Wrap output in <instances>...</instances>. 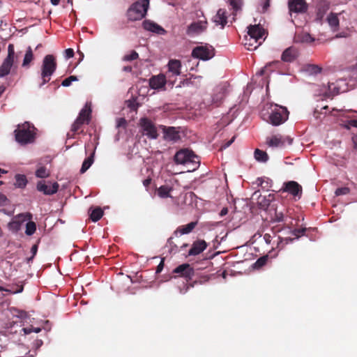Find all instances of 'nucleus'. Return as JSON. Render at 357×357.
<instances>
[{
  "label": "nucleus",
  "mask_w": 357,
  "mask_h": 357,
  "mask_svg": "<svg viewBox=\"0 0 357 357\" xmlns=\"http://www.w3.org/2000/svg\"><path fill=\"white\" fill-rule=\"evenodd\" d=\"M319 112L316 109L314 112V116L315 118H319Z\"/></svg>",
  "instance_id": "nucleus-64"
},
{
  "label": "nucleus",
  "mask_w": 357,
  "mask_h": 357,
  "mask_svg": "<svg viewBox=\"0 0 357 357\" xmlns=\"http://www.w3.org/2000/svg\"><path fill=\"white\" fill-rule=\"evenodd\" d=\"M22 331H24V334H30L33 332V328H23Z\"/></svg>",
  "instance_id": "nucleus-59"
},
{
  "label": "nucleus",
  "mask_w": 357,
  "mask_h": 357,
  "mask_svg": "<svg viewBox=\"0 0 357 357\" xmlns=\"http://www.w3.org/2000/svg\"><path fill=\"white\" fill-rule=\"evenodd\" d=\"M173 273L178 274L179 276L184 278L186 282H188L194 276L195 270L189 264H183L174 268Z\"/></svg>",
  "instance_id": "nucleus-13"
},
{
  "label": "nucleus",
  "mask_w": 357,
  "mask_h": 357,
  "mask_svg": "<svg viewBox=\"0 0 357 357\" xmlns=\"http://www.w3.org/2000/svg\"><path fill=\"white\" fill-rule=\"evenodd\" d=\"M278 237H280V236H277L275 234H273V236H271L270 234H265L264 235V239L267 244H271L273 238H277V243H278L279 241ZM276 248L278 249V245L276 246Z\"/></svg>",
  "instance_id": "nucleus-47"
},
{
  "label": "nucleus",
  "mask_w": 357,
  "mask_h": 357,
  "mask_svg": "<svg viewBox=\"0 0 357 357\" xmlns=\"http://www.w3.org/2000/svg\"><path fill=\"white\" fill-rule=\"evenodd\" d=\"M36 230V225L33 221H29L26 225L25 234L28 236H31Z\"/></svg>",
  "instance_id": "nucleus-39"
},
{
  "label": "nucleus",
  "mask_w": 357,
  "mask_h": 357,
  "mask_svg": "<svg viewBox=\"0 0 357 357\" xmlns=\"http://www.w3.org/2000/svg\"><path fill=\"white\" fill-rule=\"evenodd\" d=\"M36 176L38 178H45L50 176V172L45 167L42 166L36 171Z\"/></svg>",
  "instance_id": "nucleus-38"
},
{
  "label": "nucleus",
  "mask_w": 357,
  "mask_h": 357,
  "mask_svg": "<svg viewBox=\"0 0 357 357\" xmlns=\"http://www.w3.org/2000/svg\"><path fill=\"white\" fill-rule=\"evenodd\" d=\"M78 79L75 75H70V77L63 79L61 82V85L63 86L67 87L71 85L73 82L77 81Z\"/></svg>",
  "instance_id": "nucleus-42"
},
{
  "label": "nucleus",
  "mask_w": 357,
  "mask_h": 357,
  "mask_svg": "<svg viewBox=\"0 0 357 357\" xmlns=\"http://www.w3.org/2000/svg\"><path fill=\"white\" fill-rule=\"evenodd\" d=\"M37 251H38V245H37V244H35V245H33L32 246V248H31V252H32L33 255H32V257H30V258L28 259V261L31 260V259L34 257V256H35V255H36V253H37Z\"/></svg>",
  "instance_id": "nucleus-53"
},
{
  "label": "nucleus",
  "mask_w": 357,
  "mask_h": 357,
  "mask_svg": "<svg viewBox=\"0 0 357 357\" xmlns=\"http://www.w3.org/2000/svg\"><path fill=\"white\" fill-rule=\"evenodd\" d=\"M149 7V0H138L128 9L126 15L129 21H138L143 19Z\"/></svg>",
  "instance_id": "nucleus-3"
},
{
  "label": "nucleus",
  "mask_w": 357,
  "mask_h": 357,
  "mask_svg": "<svg viewBox=\"0 0 357 357\" xmlns=\"http://www.w3.org/2000/svg\"><path fill=\"white\" fill-rule=\"evenodd\" d=\"M17 57V55H15L14 45L9 44L8 47V56L0 66V77H3L10 73L15 59Z\"/></svg>",
  "instance_id": "nucleus-6"
},
{
  "label": "nucleus",
  "mask_w": 357,
  "mask_h": 357,
  "mask_svg": "<svg viewBox=\"0 0 357 357\" xmlns=\"http://www.w3.org/2000/svg\"><path fill=\"white\" fill-rule=\"evenodd\" d=\"M192 55L202 60H208L214 56V50L206 46H199L194 48Z\"/></svg>",
  "instance_id": "nucleus-10"
},
{
  "label": "nucleus",
  "mask_w": 357,
  "mask_h": 357,
  "mask_svg": "<svg viewBox=\"0 0 357 357\" xmlns=\"http://www.w3.org/2000/svg\"><path fill=\"white\" fill-rule=\"evenodd\" d=\"M94 151L91 154L90 156H89L88 158H86L83 163H82V167H81V169H80V173L81 174H83L84 172H86L89 169V167L91 166V165L93 163V161H94Z\"/></svg>",
  "instance_id": "nucleus-31"
},
{
  "label": "nucleus",
  "mask_w": 357,
  "mask_h": 357,
  "mask_svg": "<svg viewBox=\"0 0 357 357\" xmlns=\"http://www.w3.org/2000/svg\"><path fill=\"white\" fill-rule=\"evenodd\" d=\"M289 13L303 14L308 9V4L305 0H288Z\"/></svg>",
  "instance_id": "nucleus-9"
},
{
  "label": "nucleus",
  "mask_w": 357,
  "mask_h": 357,
  "mask_svg": "<svg viewBox=\"0 0 357 357\" xmlns=\"http://www.w3.org/2000/svg\"><path fill=\"white\" fill-rule=\"evenodd\" d=\"M352 141H353V143H354V147L357 149V134L355 135L353 137H352Z\"/></svg>",
  "instance_id": "nucleus-61"
},
{
  "label": "nucleus",
  "mask_w": 357,
  "mask_h": 357,
  "mask_svg": "<svg viewBox=\"0 0 357 357\" xmlns=\"http://www.w3.org/2000/svg\"><path fill=\"white\" fill-rule=\"evenodd\" d=\"M255 158L257 161L261 162H265L268 160V155L266 152L259 149H257L255 151Z\"/></svg>",
  "instance_id": "nucleus-34"
},
{
  "label": "nucleus",
  "mask_w": 357,
  "mask_h": 357,
  "mask_svg": "<svg viewBox=\"0 0 357 357\" xmlns=\"http://www.w3.org/2000/svg\"><path fill=\"white\" fill-rule=\"evenodd\" d=\"M36 128L28 121L19 124L14 131L15 140L20 144L24 145L33 142L36 137Z\"/></svg>",
  "instance_id": "nucleus-1"
},
{
  "label": "nucleus",
  "mask_w": 357,
  "mask_h": 357,
  "mask_svg": "<svg viewBox=\"0 0 357 357\" xmlns=\"http://www.w3.org/2000/svg\"><path fill=\"white\" fill-rule=\"evenodd\" d=\"M248 40H255V42L260 41L265 34V30L259 24L250 25L248 27Z\"/></svg>",
  "instance_id": "nucleus-14"
},
{
  "label": "nucleus",
  "mask_w": 357,
  "mask_h": 357,
  "mask_svg": "<svg viewBox=\"0 0 357 357\" xmlns=\"http://www.w3.org/2000/svg\"><path fill=\"white\" fill-rule=\"evenodd\" d=\"M174 162L176 164L191 165V169H188V172L195 170L200 163L199 157L188 149H181L177 151L174 155Z\"/></svg>",
  "instance_id": "nucleus-4"
},
{
  "label": "nucleus",
  "mask_w": 357,
  "mask_h": 357,
  "mask_svg": "<svg viewBox=\"0 0 357 357\" xmlns=\"http://www.w3.org/2000/svg\"><path fill=\"white\" fill-rule=\"evenodd\" d=\"M307 70L312 74H317L321 73V68L314 64L309 65L307 68Z\"/></svg>",
  "instance_id": "nucleus-44"
},
{
  "label": "nucleus",
  "mask_w": 357,
  "mask_h": 357,
  "mask_svg": "<svg viewBox=\"0 0 357 357\" xmlns=\"http://www.w3.org/2000/svg\"><path fill=\"white\" fill-rule=\"evenodd\" d=\"M252 199H257V204L261 208H266L268 207L273 199V195L269 194L267 197L262 196L259 190L255 191L252 195Z\"/></svg>",
  "instance_id": "nucleus-16"
},
{
  "label": "nucleus",
  "mask_w": 357,
  "mask_h": 357,
  "mask_svg": "<svg viewBox=\"0 0 357 357\" xmlns=\"http://www.w3.org/2000/svg\"><path fill=\"white\" fill-rule=\"evenodd\" d=\"M197 222H191L185 225L179 226L176 230L174 231V234H176L179 233L181 235L188 234L190 233L197 226Z\"/></svg>",
  "instance_id": "nucleus-26"
},
{
  "label": "nucleus",
  "mask_w": 357,
  "mask_h": 357,
  "mask_svg": "<svg viewBox=\"0 0 357 357\" xmlns=\"http://www.w3.org/2000/svg\"><path fill=\"white\" fill-rule=\"evenodd\" d=\"M307 228L303 227L300 229H295L292 231V234L295 236L294 238L287 237L281 238L278 237V248L279 250H282L284 246L290 243H292L295 239H298L299 237L305 234Z\"/></svg>",
  "instance_id": "nucleus-11"
},
{
  "label": "nucleus",
  "mask_w": 357,
  "mask_h": 357,
  "mask_svg": "<svg viewBox=\"0 0 357 357\" xmlns=\"http://www.w3.org/2000/svg\"><path fill=\"white\" fill-rule=\"evenodd\" d=\"M166 84V76L163 74H160L157 76H153L149 79V85L151 88L154 89H159L162 88Z\"/></svg>",
  "instance_id": "nucleus-22"
},
{
  "label": "nucleus",
  "mask_w": 357,
  "mask_h": 357,
  "mask_svg": "<svg viewBox=\"0 0 357 357\" xmlns=\"http://www.w3.org/2000/svg\"><path fill=\"white\" fill-rule=\"evenodd\" d=\"M151 179L150 178H148L143 181V184L145 187H149V185L151 184Z\"/></svg>",
  "instance_id": "nucleus-60"
},
{
  "label": "nucleus",
  "mask_w": 357,
  "mask_h": 357,
  "mask_svg": "<svg viewBox=\"0 0 357 357\" xmlns=\"http://www.w3.org/2000/svg\"><path fill=\"white\" fill-rule=\"evenodd\" d=\"M138 56H139L138 53L136 51L132 50V51H131V52L130 54H126L123 56V60L126 61H131L137 59L138 58Z\"/></svg>",
  "instance_id": "nucleus-43"
},
{
  "label": "nucleus",
  "mask_w": 357,
  "mask_h": 357,
  "mask_svg": "<svg viewBox=\"0 0 357 357\" xmlns=\"http://www.w3.org/2000/svg\"><path fill=\"white\" fill-rule=\"evenodd\" d=\"M163 266H164V262H163V261H161L160 263L157 266L156 273H160L163 268Z\"/></svg>",
  "instance_id": "nucleus-57"
},
{
  "label": "nucleus",
  "mask_w": 357,
  "mask_h": 357,
  "mask_svg": "<svg viewBox=\"0 0 357 357\" xmlns=\"http://www.w3.org/2000/svg\"><path fill=\"white\" fill-rule=\"evenodd\" d=\"M91 104L87 102L79 112L77 118L84 121L86 124H89L91 121Z\"/></svg>",
  "instance_id": "nucleus-24"
},
{
  "label": "nucleus",
  "mask_w": 357,
  "mask_h": 357,
  "mask_svg": "<svg viewBox=\"0 0 357 357\" xmlns=\"http://www.w3.org/2000/svg\"><path fill=\"white\" fill-rule=\"evenodd\" d=\"M103 215V211L100 207L93 209L90 213V218L93 222L98 221Z\"/></svg>",
  "instance_id": "nucleus-33"
},
{
  "label": "nucleus",
  "mask_w": 357,
  "mask_h": 357,
  "mask_svg": "<svg viewBox=\"0 0 357 357\" xmlns=\"http://www.w3.org/2000/svg\"><path fill=\"white\" fill-rule=\"evenodd\" d=\"M327 21L332 28L337 29L339 26V19L337 14L331 13L327 17Z\"/></svg>",
  "instance_id": "nucleus-36"
},
{
  "label": "nucleus",
  "mask_w": 357,
  "mask_h": 357,
  "mask_svg": "<svg viewBox=\"0 0 357 357\" xmlns=\"http://www.w3.org/2000/svg\"><path fill=\"white\" fill-rule=\"evenodd\" d=\"M207 22L199 21L190 24L187 29L188 36L197 35L206 29Z\"/></svg>",
  "instance_id": "nucleus-17"
},
{
  "label": "nucleus",
  "mask_w": 357,
  "mask_h": 357,
  "mask_svg": "<svg viewBox=\"0 0 357 357\" xmlns=\"http://www.w3.org/2000/svg\"><path fill=\"white\" fill-rule=\"evenodd\" d=\"M33 59V54L32 52V49L31 47H29L27 48V50L26 52V54L24 55V58L22 63L23 67H26L29 65V63L32 61Z\"/></svg>",
  "instance_id": "nucleus-37"
},
{
  "label": "nucleus",
  "mask_w": 357,
  "mask_h": 357,
  "mask_svg": "<svg viewBox=\"0 0 357 357\" xmlns=\"http://www.w3.org/2000/svg\"><path fill=\"white\" fill-rule=\"evenodd\" d=\"M172 191V188L167 185H161L160 188L157 189L158 195L161 198L170 197V192Z\"/></svg>",
  "instance_id": "nucleus-30"
},
{
  "label": "nucleus",
  "mask_w": 357,
  "mask_h": 357,
  "mask_svg": "<svg viewBox=\"0 0 357 357\" xmlns=\"http://www.w3.org/2000/svg\"><path fill=\"white\" fill-rule=\"evenodd\" d=\"M56 68L57 63L54 56L52 54L46 55L43 60L41 66L40 82L38 84L39 88H42L50 81L51 77L56 71Z\"/></svg>",
  "instance_id": "nucleus-2"
},
{
  "label": "nucleus",
  "mask_w": 357,
  "mask_h": 357,
  "mask_svg": "<svg viewBox=\"0 0 357 357\" xmlns=\"http://www.w3.org/2000/svg\"><path fill=\"white\" fill-rule=\"evenodd\" d=\"M207 248V243L204 240H198L195 241L192 248L188 252L189 255H197L202 252Z\"/></svg>",
  "instance_id": "nucleus-23"
},
{
  "label": "nucleus",
  "mask_w": 357,
  "mask_h": 357,
  "mask_svg": "<svg viewBox=\"0 0 357 357\" xmlns=\"http://www.w3.org/2000/svg\"><path fill=\"white\" fill-rule=\"evenodd\" d=\"M8 204V199L6 196L0 193V206H6Z\"/></svg>",
  "instance_id": "nucleus-50"
},
{
  "label": "nucleus",
  "mask_w": 357,
  "mask_h": 357,
  "mask_svg": "<svg viewBox=\"0 0 357 357\" xmlns=\"http://www.w3.org/2000/svg\"><path fill=\"white\" fill-rule=\"evenodd\" d=\"M7 291V292H10L12 294L21 293L23 291V286L22 285L17 286V289H15L13 288L8 289H6L4 287H0V291Z\"/></svg>",
  "instance_id": "nucleus-45"
},
{
  "label": "nucleus",
  "mask_w": 357,
  "mask_h": 357,
  "mask_svg": "<svg viewBox=\"0 0 357 357\" xmlns=\"http://www.w3.org/2000/svg\"><path fill=\"white\" fill-rule=\"evenodd\" d=\"M126 124V121L123 118H121L118 121L117 127L124 126Z\"/></svg>",
  "instance_id": "nucleus-55"
},
{
  "label": "nucleus",
  "mask_w": 357,
  "mask_h": 357,
  "mask_svg": "<svg viewBox=\"0 0 357 357\" xmlns=\"http://www.w3.org/2000/svg\"><path fill=\"white\" fill-rule=\"evenodd\" d=\"M86 124V123L81 119L77 118L75 122L73 123L70 132L68 133V137H74V135L79 131L82 128V126Z\"/></svg>",
  "instance_id": "nucleus-27"
},
{
  "label": "nucleus",
  "mask_w": 357,
  "mask_h": 357,
  "mask_svg": "<svg viewBox=\"0 0 357 357\" xmlns=\"http://www.w3.org/2000/svg\"><path fill=\"white\" fill-rule=\"evenodd\" d=\"M74 56V50L71 48L66 49L65 50V56L66 59H70L73 57Z\"/></svg>",
  "instance_id": "nucleus-51"
},
{
  "label": "nucleus",
  "mask_w": 357,
  "mask_h": 357,
  "mask_svg": "<svg viewBox=\"0 0 357 357\" xmlns=\"http://www.w3.org/2000/svg\"><path fill=\"white\" fill-rule=\"evenodd\" d=\"M280 63L279 61H274L267 63L264 68H262L258 73H257V75H268L270 73L273 72L274 70L272 69L273 66H276Z\"/></svg>",
  "instance_id": "nucleus-29"
},
{
  "label": "nucleus",
  "mask_w": 357,
  "mask_h": 357,
  "mask_svg": "<svg viewBox=\"0 0 357 357\" xmlns=\"http://www.w3.org/2000/svg\"><path fill=\"white\" fill-rule=\"evenodd\" d=\"M349 192H350V190L349 188L343 187V188H337L335 192V194L336 196H340V195H347L349 193Z\"/></svg>",
  "instance_id": "nucleus-46"
},
{
  "label": "nucleus",
  "mask_w": 357,
  "mask_h": 357,
  "mask_svg": "<svg viewBox=\"0 0 357 357\" xmlns=\"http://www.w3.org/2000/svg\"><path fill=\"white\" fill-rule=\"evenodd\" d=\"M284 220V215L282 211L275 210L274 215L271 217L272 222H281Z\"/></svg>",
  "instance_id": "nucleus-40"
},
{
  "label": "nucleus",
  "mask_w": 357,
  "mask_h": 357,
  "mask_svg": "<svg viewBox=\"0 0 357 357\" xmlns=\"http://www.w3.org/2000/svg\"><path fill=\"white\" fill-rule=\"evenodd\" d=\"M342 126L347 129H350L351 127L357 128V120H356V119L349 120L344 124H342Z\"/></svg>",
  "instance_id": "nucleus-49"
},
{
  "label": "nucleus",
  "mask_w": 357,
  "mask_h": 357,
  "mask_svg": "<svg viewBox=\"0 0 357 357\" xmlns=\"http://www.w3.org/2000/svg\"><path fill=\"white\" fill-rule=\"evenodd\" d=\"M132 67L130 66H124L123 68V70L125 71V72H131L132 71Z\"/></svg>",
  "instance_id": "nucleus-62"
},
{
  "label": "nucleus",
  "mask_w": 357,
  "mask_h": 357,
  "mask_svg": "<svg viewBox=\"0 0 357 357\" xmlns=\"http://www.w3.org/2000/svg\"><path fill=\"white\" fill-rule=\"evenodd\" d=\"M215 25H220L223 29L227 23V12L225 8H220L213 18Z\"/></svg>",
  "instance_id": "nucleus-20"
},
{
  "label": "nucleus",
  "mask_w": 357,
  "mask_h": 357,
  "mask_svg": "<svg viewBox=\"0 0 357 357\" xmlns=\"http://www.w3.org/2000/svg\"><path fill=\"white\" fill-rule=\"evenodd\" d=\"M15 186L17 188H24L27 183V179L25 175L16 174L15 175Z\"/></svg>",
  "instance_id": "nucleus-35"
},
{
  "label": "nucleus",
  "mask_w": 357,
  "mask_h": 357,
  "mask_svg": "<svg viewBox=\"0 0 357 357\" xmlns=\"http://www.w3.org/2000/svg\"><path fill=\"white\" fill-rule=\"evenodd\" d=\"M268 261V256H263L257 259V260L254 264V267L256 268H259L264 266Z\"/></svg>",
  "instance_id": "nucleus-41"
},
{
  "label": "nucleus",
  "mask_w": 357,
  "mask_h": 357,
  "mask_svg": "<svg viewBox=\"0 0 357 357\" xmlns=\"http://www.w3.org/2000/svg\"><path fill=\"white\" fill-rule=\"evenodd\" d=\"M50 1H51V3L54 6L58 5L60 2V0H50Z\"/></svg>",
  "instance_id": "nucleus-63"
},
{
  "label": "nucleus",
  "mask_w": 357,
  "mask_h": 357,
  "mask_svg": "<svg viewBox=\"0 0 357 357\" xmlns=\"http://www.w3.org/2000/svg\"><path fill=\"white\" fill-rule=\"evenodd\" d=\"M249 36L247 35L244 38V45L248 50H256L261 44V41L255 42V40H248Z\"/></svg>",
  "instance_id": "nucleus-32"
},
{
  "label": "nucleus",
  "mask_w": 357,
  "mask_h": 357,
  "mask_svg": "<svg viewBox=\"0 0 357 357\" xmlns=\"http://www.w3.org/2000/svg\"><path fill=\"white\" fill-rule=\"evenodd\" d=\"M59 187L56 182H54L51 186L47 185L43 181H40L37 183V190L47 195L55 194L58 191Z\"/></svg>",
  "instance_id": "nucleus-18"
},
{
  "label": "nucleus",
  "mask_w": 357,
  "mask_h": 357,
  "mask_svg": "<svg viewBox=\"0 0 357 357\" xmlns=\"http://www.w3.org/2000/svg\"><path fill=\"white\" fill-rule=\"evenodd\" d=\"M302 40L304 42H311L313 40V38L309 33H305L303 34Z\"/></svg>",
  "instance_id": "nucleus-52"
},
{
  "label": "nucleus",
  "mask_w": 357,
  "mask_h": 357,
  "mask_svg": "<svg viewBox=\"0 0 357 357\" xmlns=\"http://www.w3.org/2000/svg\"><path fill=\"white\" fill-rule=\"evenodd\" d=\"M293 139L291 137L280 134L268 137L266 139V144L272 148H283L287 144L291 145Z\"/></svg>",
  "instance_id": "nucleus-8"
},
{
  "label": "nucleus",
  "mask_w": 357,
  "mask_h": 357,
  "mask_svg": "<svg viewBox=\"0 0 357 357\" xmlns=\"http://www.w3.org/2000/svg\"><path fill=\"white\" fill-rule=\"evenodd\" d=\"M228 213V208L227 207L222 208V209L220 212V216L223 217Z\"/></svg>",
  "instance_id": "nucleus-56"
},
{
  "label": "nucleus",
  "mask_w": 357,
  "mask_h": 357,
  "mask_svg": "<svg viewBox=\"0 0 357 357\" xmlns=\"http://www.w3.org/2000/svg\"><path fill=\"white\" fill-rule=\"evenodd\" d=\"M229 2L234 10L237 11L241 8V0H229Z\"/></svg>",
  "instance_id": "nucleus-48"
},
{
  "label": "nucleus",
  "mask_w": 357,
  "mask_h": 357,
  "mask_svg": "<svg viewBox=\"0 0 357 357\" xmlns=\"http://www.w3.org/2000/svg\"><path fill=\"white\" fill-rule=\"evenodd\" d=\"M181 61L176 59H172L169 61L168 68L169 72L172 74V75L177 76L181 73Z\"/></svg>",
  "instance_id": "nucleus-25"
},
{
  "label": "nucleus",
  "mask_w": 357,
  "mask_h": 357,
  "mask_svg": "<svg viewBox=\"0 0 357 357\" xmlns=\"http://www.w3.org/2000/svg\"><path fill=\"white\" fill-rule=\"evenodd\" d=\"M298 57V51L294 47L287 48L282 54L281 59L284 62H293Z\"/></svg>",
  "instance_id": "nucleus-21"
},
{
  "label": "nucleus",
  "mask_w": 357,
  "mask_h": 357,
  "mask_svg": "<svg viewBox=\"0 0 357 357\" xmlns=\"http://www.w3.org/2000/svg\"><path fill=\"white\" fill-rule=\"evenodd\" d=\"M353 76L357 79V56L356 59V63L353 66Z\"/></svg>",
  "instance_id": "nucleus-54"
},
{
  "label": "nucleus",
  "mask_w": 357,
  "mask_h": 357,
  "mask_svg": "<svg viewBox=\"0 0 357 357\" xmlns=\"http://www.w3.org/2000/svg\"><path fill=\"white\" fill-rule=\"evenodd\" d=\"M139 126L144 135L149 139H155L158 137V130L155 123L149 119L144 117L140 119Z\"/></svg>",
  "instance_id": "nucleus-7"
},
{
  "label": "nucleus",
  "mask_w": 357,
  "mask_h": 357,
  "mask_svg": "<svg viewBox=\"0 0 357 357\" xmlns=\"http://www.w3.org/2000/svg\"><path fill=\"white\" fill-rule=\"evenodd\" d=\"M160 128L162 130L165 140L175 142L180 139V132L175 127L161 126Z\"/></svg>",
  "instance_id": "nucleus-15"
},
{
  "label": "nucleus",
  "mask_w": 357,
  "mask_h": 357,
  "mask_svg": "<svg viewBox=\"0 0 357 357\" xmlns=\"http://www.w3.org/2000/svg\"><path fill=\"white\" fill-rule=\"evenodd\" d=\"M289 114V111L286 107L276 105L271 110L268 122L274 126H278L288 119Z\"/></svg>",
  "instance_id": "nucleus-5"
},
{
  "label": "nucleus",
  "mask_w": 357,
  "mask_h": 357,
  "mask_svg": "<svg viewBox=\"0 0 357 357\" xmlns=\"http://www.w3.org/2000/svg\"><path fill=\"white\" fill-rule=\"evenodd\" d=\"M283 191L287 192L294 197L295 199H301L303 193L302 186L296 181H291L284 183Z\"/></svg>",
  "instance_id": "nucleus-12"
},
{
  "label": "nucleus",
  "mask_w": 357,
  "mask_h": 357,
  "mask_svg": "<svg viewBox=\"0 0 357 357\" xmlns=\"http://www.w3.org/2000/svg\"><path fill=\"white\" fill-rule=\"evenodd\" d=\"M209 280V277L207 275H204L202 277L201 280H195L190 284H183V288L179 287V291L181 294H185L191 287H194L197 284H202L203 282H207Z\"/></svg>",
  "instance_id": "nucleus-28"
},
{
  "label": "nucleus",
  "mask_w": 357,
  "mask_h": 357,
  "mask_svg": "<svg viewBox=\"0 0 357 357\" xmlns=\"http://www.w3.org/2000/svg\"><path fill=\"white\" fill-rule=\"evenodd\" d=\"M234 139H235V137H233L230 141L227 142L225 144L222 145V148L226 149L228 146H229L234 141Z\"/></svg>",
  "instance_id": "nucleus-58"
},
{
  "label": "nucleus",
  "mask_w": 357,
  "mask_h": 357,
  "mask_svg": "<svg viewBox=\"0 0 357 357\" xmlns=\"http://www.w3.org/2000/svg\"><path fill=\"white\" fill-rule=\"evenodd\" d=\"M142 26L145 30L158 34H163L165 33V30L162 26L149 20H144L142 22Z\"/></svg>",
  "instance_id": "nucleus-19"
}]
</instances>
